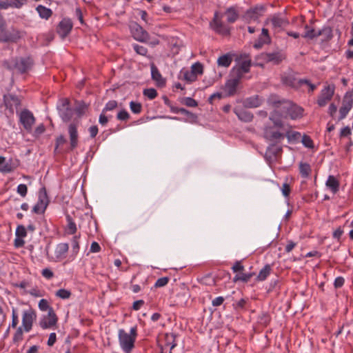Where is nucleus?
<instances>
[{"instance_id":"1","label":"nucleus","mask_w":353,"mask_h":353,"mask_svg":"<svg viewBox=\"0 0 353 353\" xmlns=\"http://www.w3.org/2000/svg\"><path fill=\"white\" fill-rule=\"evenodd\" d=\"M274 110L270 117L275 127L283 128L282 118L290 117L292 119H300L303 115V109L290 101L272 102Z\"/></svg>"},{"instance_id":"2","label":"nucleus","mask_w":353,"mask_h":353,"mask_svg":"<svg viewBox=\"0 0 353 353\" xmlns=\"http://www.w3.org/2000/svg\"><path fill=\"white\" fill-rule=\"evenodd\" d=\"M137 336V328L136 326L132 327L130 332H127L123 329L118 331V340L120 347L125 353H131L134 347V343Z\"/></svg>"},{"instance_id":"3","label":"nucleus","mask_w":353,"mask_h":353,"mask_svg":"<svg viewBox=\"0 0 353 353\" xmlns=\"http://www.w3.org/2000/svg\"><path fill=\"white\" fill-rule=\"evenodd\" d=\"M58 317L53 309H50L47 314L43 315L39 321V325L43 330L52 329L57 326Z\"/></svg>"},{"instance_id":"4","label":"nucleus","mask_w":353,"mask_h":353,"mask_svg":"<svg viewBox=\"0 0 353 353\" xmlns=\"http://www.w3.org/2000/svg\"><path fill=\"white\" fill-rule=\"evenodd\" d=\"M36 312L32 308H29L23 312L22 327L25 332H28L31 330L33 323L36 320Z\"/></svg>"},{"instance_id":"5","label":"nucleus","mask_w":353,"mask_h":353,"mask_svg":"<svg viewBox=\"0 0 353 353\" xmlns=\"http://www.w3.org/2000/svg\"><path fill=\"white\" fill-rule=\"evenodd\" d=\"M48 204V199L46 189L41 188L39 192V198L37 203L33 207V212L37 214H42L45 212Z\"/></svg>"},{"instance_id":"6","label":"nucleus","mask_w":353,"mask_h":353,"mask_svg":"<svg viewBox=\"0 0 353 353\" xmlns=\"http://www.w3.org/2000/svg\"><path fill=\"white\" fill-rule=\"evenodd\" d=\"M335 87L334 85H327L322 89L320 96L317 100L319 106H325L332 98L334 94Z\"/></svg>"},{"instance_id":"7","label":"nucleus","mask_w":353,"mask_h":353,"mask_svg":"<svg viewBox=\"0 0 353 353\" xmlns=\"http://www.w3.org/2000/svg\"><path fill=\"white\" fill-rule=\"evenodd\" d=\"M210 26L214 31L220 34L228 35L230 34V28L222 23L221 17H219L217 12L214 13V19Z\"/></svg>"},{"instance_id":"8","label":"nucleus","mask_w":353,"mask_h":353,"mask_svg":"<svg viewBox=\"0 0 353 353\" xmlns=\"http://www.w3.org/2000/svg\"><path fill=\"white\" fill-rule=\"evenodd\" d=\"M19 121L23 125V128L28 132H30L32 129V126L35 123V118L30 111L28 110H23L19 114Z\"/></svg>"},{"instance_id":"9","label":"nucleus","mask_w":353,"mask_h":353,"mask_svg":"<svg viewBox=\"0 0 353 353\" xmlns=\"http://www.w3.org/2000/svg\"><path fill=\"white\" fill-rule=\"evenodd\" d=\"M57 110L60 117L64 121H68L72 117V110L69 108V101L67 99H61L57 104Z\"/></svg>"},{"instance_id":"10","label":"nucleus","mask_w":353,"mask_h":353,"mask_svg":"<svg viewBox=\"0 0 353 353\" xmlns=\"http://www.w3.org/2000/svg\"><path fill=\"white\" fill-rule=\"evenodd\" d=\"M131 33L134 39L140 42H147L149 38L148 33L137 23H134L130 27Z\"/></svg>"},{"instance_id":"11","label":"nucleus","mask_w":353,"mask_h":353,"mask_svg":"<svg viewBox=\"0 0 353 353\" xmlns=\"http://www.w3.org/2000/svg\"><path fill=\"white\" fill-rule=\"evenodd\" d=\"M3 103L6 108L9 110L10 113L13 114L14 109H17L20 105L19 99L10 94L3 96Z\"/></svg>"},{"instance_id":"12","label":"nucleus","mask_w":353,"mask_h":353,"mask_svg":"<svg viewBox=\"0 0 353 353\" xmlns=\"http://www.w3.org/2000/svg\"><path fill=\"white\" fill-rule=\"evenodd\" d=\"M264 12V8L263 6H256L253 9L248 10L245 14V20L250 23L256 21L259 18L263 15Z\"/></svg>"},{"instance_id":"13","label":"nucleus","mask_w":353,"mask_h":353,"mask_svg":"<svg viewBox=\"0 0 353 353\" xmlns=\"http://www.w3.org/2000/svg\"><path fill=\"white\" fill-rule=\"evenodd\" d=\"M353 106V99L350 97H345L339 109L340 116L339 120L343 119L349 113Z\"/></svg>"},{"instance_id":"14","label":"nucleus","mask_w":353,"mask_h":353,"mask_svg":"<svg viewBox=\"0 0 353 353\" xmlns=\"http://www.w3.org/2000/svg\"><path fill=\"white\" fill-rule=\"evenodd\" d=\"M69 246L66 243H61L57 245L54 251V259L60 261L65 258L68 252Z\"/></svg>"},{"instance_id":"15","label":"nucleus","mask_w":353,"mask_h":353,"mask_svg":"<svg viewBox=\"0 0 353 353\" xmlns=\"http://www.w3.org/2000/svg\"><path fill=\"white\" fill-rule=\"evenodd\" d=\"M250 65V60L248 59H244L233 68L232 73L235 74L238 77L241 78L243 74L249 72Z\"/></svg>"},{"instance_id":"16","label":"nucleus","mask_w":353,"mask_h":353,"mask_svg":"<svg viewBox=\"0 0 353 353\" xmlns=\"http://www.w3.org/2000/svg\"><path fill=\"white\" fill-rule=\"evenodd\" d=\"M72 23L69 19H63L59 24L58 33L61 37H66L71 31Z\"/></svg>"},{"instance_id":"17","label":"nucleus","mask_w":353,"mask_h":353,"mask_svg":"<svg viewBox=\"0 0 353 353\" xmlns=\"http://www.w3.org/2000/svg\"><path fill=\"white\" fill-rule=\"evenodd\" d=\"M151 76L156 85L159 87H163L165 85V79L162 77L158 68L154 63L150 65Z\"/></svg>"},{"instance_id":"18","label":"nucleus","mask_w":353,"mask_h":353,"mask_svg":"<svg viewBox=\"0 0 353 353\" xmlns=\"http://www.w3.org/2000/svg\"><path fill=\"white\" fill-rule=\"evenodd\" d=\"M240 79L241 78L236 76L234 78L227 81L225 84L224 90L228 96L233 95L235 93Z\"/></svg>"},{"instance_id":"19","label":"nucleus","mask_w":353,"mask_h":353,"mask_svg":"<svg viewBox=\"0 0 353 353\" xmlns=\"http://www.w3.org/2000/svg\"><path fill=\"white\" fill-rule=\"evenodd\" d=\"M17 166L12 163V159L7 161L5 157L0 156V172L10 173L14 171Z\"/></svg>"},{"instance_id":"20","label":"nucleus","mask_w":353,"mask_h":353,"mask_svg":"<svg viewBox=\"0 0 353 353\" xmlns=\"http://www.w3.org/2000/svg\"><path fill=\"white\" fill-rule=\"evenodd\" d=\"M270 42V37L268 34V30L265 28L262 29L261 34L258 40L254 43V48L256 49L261 48L264 44Z\"/></svg>"},{"instance_id":"21","label":"nucleus","mask_w":353,"mask_h":353,"mask_svg":"<svg viewBox=\"0 0 353 353\" xmlns=\"http://www.w3.org/2000/svg\"><path fill=\"white\" fill-rule=\"evenodd\" d=\"M270 21L273 28L275 29L283 28L288 24V21L281 14L274 15Z\"/></svg>"},{"instance_id":"22","label":"nucleus","mask_w":353,"mask_h":353,"mask_svg":"<svg viewBox=\"0 0 353 353\" xmlns=\"http://www.w3.org/2000/svg\"><path fill=\"white\" fill-rule=\"evenodd\" d=\"M325 185L332 193L336 194L339 190L340 183L334 176L330 175L325 182Z\"/></svg>"},{"instance_id":"23","label":"nucleus","mask_w":353,"mask_h":353,"mask_svg":"<svg viewBox=\"0 0 353 353\" xmlns=\"http://www.w3.org/2000/svg\"><path fill=\"white\" fill-rule=\"evenodd\" d=\"M299 172L303 178H308L312 173V168L309 163L300 162L299 164Z\"/></svg>"},{"instance_id":"24","label":"nucleus","mask_w":353,"mask_h":353,"mask_svg":"<svg viewBox=\"0 0 353 353\" xmlns=\"http://www.w3.org/2000/svg\"><path fill=\"white\" fill-rule=\"evenodd\" d=\"M68 132L70 134L71 147L74 148L77 145L78 133L77 127L72 124L70 125Z\"/></svg>"},{"instance_id":"25","label":"nucleus","mask_w":353,"mask_h":353,"mask_svg":"<svg viewBox=\"0 0 353 353\" xmlns=\"http://www.w3.org/2000/svg\"><path fill=\"white\" fill-rule=\"evenodd\" d=\"M36 10L37 11L39 17L44 19H48L52 14V11L51 9L39 5L36 8Z\"/></svg>"},{"instance_id":"26","label":"nucleus","mask_w":353,"mask_h":353,"mask_svg":"<svg viewBox=\"0 0 353 353\" xmlns=\"http://www.w3.org/2000/svg\"><path fill=\"white\" fill-rule=\"evenodd\" d=\"M227 21L229 23H234L239 17V14L236 9L233 7L228 8L225 12Z\"/></svg>"},{"instance_id":"27","label":"nucleus","mask_w":353,"mask_h":353,"mask_svg":"<svg viewBox=\"0 0 353 353\" xmlns=\"http://www.w3.org/2000/svg\"><path fill=\"white\" fill-rule=\"evenodd\" d=\"M232 61V57L230 54H226L219 57L217 59V64L219 66L228 68L230 65Z\"/></svg>"},{"instance_id":"28","label":"nucleus","mask_w":353,"mask_h":353,"mask_svg":"<svg viewBox=\"0 0 353 353\" xmlns=\"http://www.w3.org/2000/svg\"><path fill=\"white\" fill-rule=\"evenodd\" d=\"M67 225L65 228V232L67 234H74L77 232V225L70 216H67Z\"/></svg>"},{"instance_id":"29","label":"nucleus","mask_w":353,"mask_h":353,"mask_svg":"<svg viewBox=\"0 0 353 353\" xmlns=\"http://www.w3.org/2000/svg\"><path fill=\"white\" fill-rule=\"evenodd\" d=\"M271 272V267L270 265H265L259 272L256 279L259 281H263L267 279Z\"/></svg>"},{"instance_id":"30","label":"nucleus","mask_w":353,"mask_h":353,"mask_svg":"<svg viewBox=\"0 0 353 353\" xmlns=\"http://www.w3.org/2000/svg\"><path fill=\"white\" fill-rule=\"evenodd\" d=\"M190 70L198 77L203 73V65L199 62H196L192 65Z\"/></svg>"},{"instance_id":"31","label":"nucleus","mask_w":353,"mask_h":353,"mask_svg":"<svg viewBox=\"0 0 353 353\" xmlns=\"http://www.w3.org/2000/svg\"><path fill=\"white\" fill-rule=\"evenodd\" d=\"M31 65V61L29 59H21L19 63L17 64V67L21 72H26Z\"/></svg>"},{"instance_id":"32","label":"nucleus","mask_w":353,"mask_h":353,"mask_svg":"<svg viewBox=\"0 0 353 353\" xmlns=\"http://www.w3.org/2000/svg\"><path fill=\"white\" fill-rule=\"evenodd\" d=\"M236 114L239 119H241L243 121H245V122L252 121V117H253L250 113H249L248 112L245 111V110H241L239 112H236Z\"/></svg>"},{"instance_id":"33","label":"nucleus","mask_w":353,"mask_h":353,"mask_svg":"<svg viewBox=\"0 0 353 353\" xmlns=\"http://www.w3.org/2000/svg\"><path fill=\"white\" fill-rule=\"evenodd\" d=\"M305 28L306 31L303 35V37L307 39H313L317 37L321 33L320 31L316 32L314 29L310 28L308 26H306Z\"/></svg>"},{"instance_id":"34","label":"nucleus","mask_w":353,"mask_h":353,"mask_svg":"<svg viewBox=\"0 0 353 353\" xmlns=\"http://www.w3.org/2000/svg\"><path fill=\"white\" fill-rule=\"evenodd\" d=\"M261 104V100L258 96L250 97L246 100V105L250 108H256Z\"/></svg>"},{"instance_id":"35","label":"nucleus","mask_w":353,"mask_h":353,"mask_svg":"<svg viewBox=\"0 0 353 353\" xmlns=\"http://www.w3.org/2000/svg\"><path fill=\"white\" fill-rule=\"evenodd\" d=\"M79 236H80L79 235L74 236L71 241L72 252L74 253V255H77L79 251Z\"/></svg>"},{"instance_id":"36","label":"nucleus","mask_w":353,"mask_h":353,"mask_svg":"<svg viewBox=\"0 0 353 353\" xmlns=\"http://www.w3.org/2000/svg\"><path fill=\"white\" fill-rule=\"evenodd\" d=\"M10 40V37L8 36L3 23L0 25V42H6Z\"/></svg>"},{"instance_id":"37","label":"nucleus","mask_w":353,"mask_h":353,"mask_svg":"<svg viewBox=\"0 0 353 353\" xmlns=\"http://www.w3.org/2000/svg\"><path fill=\"white\" fill-rule=\"evenodd\" d=\"M71 292L66 289H59L56 292V296L62 299H68L70 298Z\"/></svg>"},{"instance_id":"38","label":"nucleus","mask_w":353,"mask_h":353,"mask_svg":"<svg viewBox=\"0 0 353 353\" xmlns=\"http://www.w3.org/2000/svg\"><path fill=\"white\" fill-rule=\"evenodd\" d=\"M38 306L40 310L48 311V312L50 311V309H53L52 307L50 306L48 301L44 299H42L39 301Z\"/></svg>"},{"instance_id":"39","label":"nucleus","mask_w":353,"mask_h":353,"mask_svg":"<svg viewBox=\"0 0 353 353\" xmlns=\"http://www.w3.org/2000/svg\"><path fill=\"white\" fill-rule=\"evenodd\" d=\"M143 93L149 99H153L157 96V92L154 88L145 89Z\"/></svg>"},{"instance_id":"40","label":"nucleus","mask_w":353,"mask_h":353,"mask_svg":"<svg viewBox=\"0 0 353 353\" xmlns=\"http://www.w3.org/2000/svg\"><path fill=\"white\" fill-rule=\"evenodd\" d=\"M131 111L134 114H139L141 112L142 106L140 103L131 101L130 103Z\"/></svg>"},{"instance_id":"41","label":"nucleus","mask_w":353,"mask_h":353,"mask_svg":"<svg viewBox=\"0 0 353 353\" xmlns=\"http://www.w3.org/2000/svg\"><path fill=\"white\" fill-rule=\"evenodd\" d=\"M184 79L189 82L195 81L197 79L196 76L191 71L187 70L183 72Z\"/></svg>"},{"instance_id":"42","label":"nucleus","mask_w":353,"mask_h":353,"mask_svg":"<svg viewBox=\"0 0 353 353\" xmlns=\"http://www.w3.org/2000/svg\"><path fill=\"white\" fill-rule=\"evenodd\" d=\"M286 137L290 141H294L301 137V133L294 131L286 132Z\"/></svg>"},{"instance_id":"43","label":"nucleus","mask_w":353,"mask_h":353,"mask_svg":"<svg viewBox=\"0 0 353 353\" xmlns=\"http://www.w3.org/2000/svg\"><path fill=\"white\" fill-rule=\"evenodd\" d=\"M15 235L18 237L24 238L27 235L26 229L23 225H19L17 226L16 231H15Z\"/></svg>"},{"instance_id":"44","label":"nucleus","mask_w":353,"mask_h":353,"mask_svg":"<svg viewBox=\"0 0 353 353\" xmlns=\"http://www.w3.org/2000/svg\"><path fill=\"white\" fill-rule=\"evenodd\" d=\"M301 141L305 147L308 148H313V141L309 136L303 135Z\"/></svg>"},{"instance_id":"45","label":"nucleus","mask_w":353,"mask_h":353,"mask_svg":"<svg viewBox=\"0 0 353 353\" xmlns=\"http://www.w3.org/2000/svg\"><path fill=\"white\" fill-rule=\"evenodd\" d=\"M117 106V102L114 100H112L108 101L105 108L103 110V112H105L106 111H110L116 108Z\"/></svg>"},{"instance_id":"46","label":"nucleus","mask_w":353,"mask_h":353,"mask_svg":"<svg viewBox=\"0 0 353 353\" xmlns=\"http://www.w3.org/2000/svg\"><path fill=\"white\" fill-rule=\"evenodd\" d=\"M168 281H169V278L168 277L165 276V277L159 278L156 281V283L154 284V286L156 288L163 287V286H165V285H166L168 284Z\"/></svg>"},{"instance_id":"47","label":"nucleus","mask_w":353,"mask_h":353,"mask_svg":"<svg viewBox=\"0 0 353 353\" xmlns=\"http://www.w3.org/2000/svg\"><path fill=\"white\" fill-rule=\"evenodd\" d=\"M17 192L19 194H20L22 197H25L28 192V188L25 184H19L17 186Z\"/></svg>"},{"instance_id":"48","label":"nucleus","mask_w":353,"mask_h":353,"mask_svg":"<svg viewBox=\"0 0 353 353\" xmlns=\"http://www.w3.org/2000/svg\"><path fill=\"white\" fill-rule=\"evenodd\" d=\"M133 48H134V50H135V52L139 54L145 56L148 52L147 49L142 46H139L138 44H134L133 46Z\"/></svg>"},{"instance_id":"49","label":"nucleus","mask_w":353,"mask_h":353,"mask_svg":"<svg viewBox=\"0 0 353 353\" xmlns=\"http://www.w3.org/2000/svg\"><path fill=\"white\" fill-rule=\"evenodd\" d=\"M265 136L270 139H281V137H283V134L280 133L279 132H274L272 134H270L269 130L267 129L265 130Z\"/></svg>"},{"instance_id":"50","label":"nucleus","mask_w":353,"mask_h":353,"mask_svg":"<svg viewBox=\"0 0 353 353\" xmlns=\"http://www.w3.org/2000/svg\"><path fill=\"white\" fill-rule=\"evenodd\" d=\"M183 103L188 107H196L197 106V102L191 97H185L183 99Z\"/></svg>"},{"instance_id":"51","label":"nucleus","mask_w":353,"mask_h":353,"mask_svg":"<svg viewBox=\"0 0 353 353\" xmlns=\"http://www.w3.org/2000/svg\"><path fill=\"white\" fill-rule=\"evenodd\" d=\"M250 274H238L234 277L233 281H248L250 279Z\"/></svg>"},{"instance_id":"52","label":"nucleus","mask_w":353,"mask_h":353,"mask_svg":"<svg viewBox=\"0 0 353 353\" xmlns=\"http://www.w3.org/2000/svg\"><path fill=\"white\" fill-rule=\"evenodd\" d=\"M18 323L19 319L17 310L13 307L12 310V326L15 327L17 325Z\"/></svg>"},{"instance_id":"53","label":"nucleus","mask_w":353,"mask_h":353,"mask_svg":"<svg viewBox=\"0 0 353 353\" xmlns=\"http://www.w3.org/2000/svg\"><path fill=\"white\" fill-rule=\"evenodd\" d=\"M27 2V0H13L11 6L15 8H21Z\"/></svg>"},{"instance_id":"54","label":"nucleus","mask_w":353,"mask_h":353,"mask_svg":"<svg viewBox=\"0 0 353 353\" xmlns=\"http://www.w3.org/2000/svg\"><path fill=\"white\" fill-rule=\"evenodd\" d=\"M130 115L126 110H121L117 114V119L119 120L125 121L128 119Z\"/></svg>"},{"instance_id":"55","label":"nucleus","mask_w":353,"mask_h":353,"mask_svg":"<svg viewBox=\"0 0 353 353\" xmlns=\"http://www.w3.org/2000/svg\"><path fill=\"white\" fill-rule=\"evenodd\" d=\"M41 274L43 277H45L48 279L52 278L54 276L53 272L50 269H48V268L43 269L41 272Z\"/></svg>"},{"instance_id":"56","label":"nucleus","mask_w":353,"mask_h":353,"mask_svg":"<svg viewBox=\"0 0 353 353\" xmlns=\"http://www.w3.org/2000/svg\"><path fill=\"white\" fill-rule=\"evenodd\" d=\"M22 337H23V330H22L21 327H18L16 333L14 334L13 339H14V341H19L22 339Z\"/></svg>"},{"instance_id":"57","label":"nucleus","mask_w":353,"mask_h":353,"mask_svg":"<svg viewBox=\"0 0 353 353\" xmlns=\"http://www.w3.org/2000/svg\"><path fill=\"white\" fill-rule=\"evenodd\" d=\"M281 192L285 197H288L290 193V187L288 183H283L281 188Z\"/></svg>"},{"instance_id":"58","label":"nucleus","mask_w":353,"mask_h":353,"mask_svg":"<svg viewBox=\"0 0 353 353\" xmlns=\"http://www.w3.org/2000/svg\"><path fill=\"white\" fill-rule=\"evenodd\" d=\"M57 341V335L54 332H52L49 335V338L47 342L48 345L52 346Z\"/></svg>"},{"instance_id":"59","label":"nucleus","mask_w":353,"mask_h":353,"mask_svg":"<svg viewBox=\"0 0 353 353\" xmlns=\"http://www.w3.org/2000/svg\"><path fill=\"white\" fill-rule=\"evenodd\" d=\"M14 244L16 248L23 247L25 244L23 238L16 236Z\"/></svg>"},{"instance_id":"60","label":"nucleus","mask_w":353,"mask_h":353,"mask_svg":"<svg viewBox=\"0 0 353 353\" xmlns=\"http://www.w3.org/2000/svg\"><path fill=\"white\" fill-rule=\"evenodd\" d=\"M244 267L239 261H236L232 266V270L234 272H241L243 270Z\"/></svg>"},{"instance_id":"61","label":"nucleus","mask_w":353,"mask_h":353,"mask_svg":"<svg viewBox=\"0 0 353 353\" xmlns=\"http://www.w3.org/2000/svg\"><path fill=\"white\" fill-rule=\"evenodd\" d=\"M344 281H345L343 277H341V276L336 277L335 279L334 283V287L336 288H341L344 284Z\"/></svg>"},{"instance_id":"62","label":"nucleus","mask_w":353,"mask_h":353,"mask_svg":"<svg viewBox=\"0 0 353 353\" xmlns=\"http://www.w3.org/2000/svg\"><path fill=\"white\" fill-rule=\"evenodd\" d=\"M101 250V247L97 242H92L90 246V252H99Z\"/></svg>"},{"instance_id":"63","label":"nucleus","mask_w":353,"mask_h":353,"mask_svg":"<svg viewBox=\"0 0 353 353\" xmlns=\"http://www.w3.org/2000/svg\"><path fill=\"white\" fill-rule=\"evenodd\" d=\"M224 301V298L223 296H218L216 298H215L212 303V305L213 306H219L221 305Z\"/></svg>"},{"instance_id":"64","label":"nucleus","mask_w":353,"mask_h":353,"mask_svg":"<svg viewBox=\"0 0 353 353\" xmlns=\"http://www.w3.org/2000/svg\"><path fill=\"white\" fill-rule=\"evenodd\" d=\"M144 304V301L143 300H138L134 302L132 308L134 310H139Z\"/></svg>"}]
</instances>
